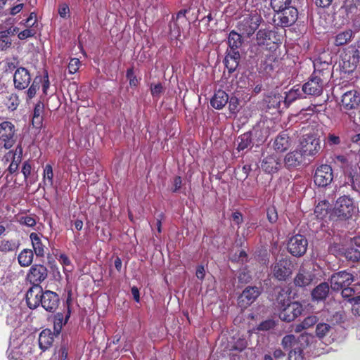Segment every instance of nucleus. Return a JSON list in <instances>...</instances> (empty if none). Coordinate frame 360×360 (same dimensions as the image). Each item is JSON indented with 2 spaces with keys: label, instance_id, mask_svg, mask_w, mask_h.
Here are the masks:
<instances>
[{
  "label": "nucleus",
  "instance_id": "f257e3e1",
  "mask_svg": "<svg viewBox=\"0 0 360 360\" xmlns=\"http://www.w3.org/2000/svg\"><path fill=\"white\" fill-rule=\"evenodd\" d=\"M357 210L353 200L347 195L337 199L330 217H336L339 220H347L352 217Z\"/></svg>",
  "mask_w": 360,
  "mask_h": 360
},
{
  "label": "nucleus",
  "instance_id": "f03ea898",
  "mask_svg": "<svg viewBox=\"0 0 360 360\" xmlns=\"http://www.w3.org/2000/svg\"><path fill=\"white\" fill-rule=\"evenodd\" d=\"M357 275L347 271H340L330 276V282L333 290H340L342 288L349 286L352 282L357 281Z\"/></svg>",
  "mask_w": 360,
  "mask_h": 360
},
{
  "label": "nucleus",
  "instance_id": "7ed1b4c3",
  "mask_svg": "<svg viewBox=\"0 0 360 360\" xmlns=\"http://www.w3.org/2000/svg\"><path fill=\"white\" fill-rule=\"evenodd\" d=\"M261 18L257 14L247 15L238 22V30L242 34L251 36L258 28Z\"/></svg>",
  "mask_w": 360,
  "mask_h": 360
},
{
  "label": "nucleus",
  "instance_id": "20e7f679",
  "mask_svg": "<svg viewBox=\"0 0 360 360\" xmlns=\"http://www.w3.org/2000/svg\"><path fill=\"white\" fill-rule=\"evenodd\" d=\"M302 311V306L297 302H284L281 307L279 317L284 321L290 322L299 316Z\"/></svg>",
  "mask_w": 360,
  "mask_h": 360
},
{
  "label": "nucleus",
  "instance_id": "39448f33",
  "mask_svg": "<svg viewBox=\"0 0 360 360\" xmlns=\"http://www.w3.org/2000/svg\"><path fill=\"white\" fill-rule=\"evenodd\" d=\"M307 245V239L303 236L297 234L290 238L288 249L292 255L300 257L306 252Z\"/></svg>",
  "mask_w": 360,
  "mask_h": 360
},
{
  "label": "nucleus",
  "instance_id": "423d86ee",
  "mask_svg": "<svg viewBox=\"0 0 360 360\" xmlns=\"http://www.w3.org/2000/svg\"><path fill=\"white\" fill-rule=\"evenodd\" d=\"M333 179V170L330 166L322 165L319 167L315 172L314 181L316 185L324 187L331 183Z\"/></svg>",
  "mask_w": 360,
  "mask_h": 360
},
{
  "label": "nucleus",
  "instance_id": "0eeeda50",
  "mask_svg": "<svg viewBox=\"0 0 360 360\" xmlns=\"http://www.w3.org/2000/svg\"><path fill=\"white\" fill-rule=\"evenodd\" d=\"M274 276L279 281L286 280L292 274V264L290 260L282 259L272 267Z\"/></svg>",
  "mask_w": 360,
  "mask_h": 360
},
{
  "label": "nucleus",
  "instance_id": "6e6552de",
  "mask_svg": "<svg viewBox=\"0 0 360 360\" xmlns=\"http://www.w3.org/2000/svg\"><path fill=\"white\" fill-rule=\"evenodd\" d=\"M47 276L48 271L46 266L41 264H34L30 267L26 278L30 283L35 285H40L47 278Z\"/></svg>",
  "mask_w": 360,
  "mask_h": 360
},
{
  "label": "nucleus",
  "instance_id": "1a4fd4ad",
  "mask_svg": "<svg viewBox=\"0 0 360 360\" xmlns=\"http://www.w3.org/2000/svg\"><path fill=\"white\" fill-rule=\"evenodd\" d=\"M301 151L304 155H313L320 150L319 140L313 135L304 136L301 141Z\"/></svg>",
  "mask_w": 360,
  "mask_h": 360
},
{
  "label": "nucleus",
  "instance_id": "9d476101",
  "mask_svg": "<svg viewBox=\"0 0 360 360\" xmlns=\"http://www.w3.org/2000/svg\"><path fill=\"white\" fill-rule=\"evenodd\" d=\"M14 125L8 121L0 124V139L4 142V147L7 149L11 148L15 142Z\"/></svg>",
  "mask_w": 360,
  "mask_h": 360
},
{
  "label": "nucleus",
  "instance_id": "9b49d317",
  "mask_svg": "<svg viewBox=\"0 0 360 360\" xmlns=\"http://www.w3.org/2000/svg\"><path fill=\"white\" fill-rule=\"evenodd\" d=\"M44 297V292L40 285H32L26 294V301L27 306L30 309L37 308L41 304Z\"/></svg>",
  "mask_w": 360,
  "mask_h": 360
},
{
  "label": "nucleus",
  "instance_id": "f8f14e48",
  "mask_svg": "<svg viewBox=\"0 0 360 360\" xmlns=\"http://www.w3.org/2000/svg\"><path fill=\"white\" fill-rule=\"evenodd\" d=\"M323 91V79L319 75H313L302 86V92L311 96H319Z\"/></svg>",
  "mask_w": 360,
  "mask_h": 360
},
{
  "label": "nucleus",
  "instance_id": "ddd939ff",
  "mask_svg": "<svg viewBox=\"0 0 360 360\" xmlns=\"http://www.w3.org/2000/svg\"><path fill=\"white\" fill-rule=\"evenodd\" d=\"M14 86L20 90L25 89L31 82L29 71L25 68H18L13 75Z\"/></svg>",
  "mask_w": 360,
  "mask_h": 360
},
{
  "label": "nucleus",
  "instance_id": "4468645a",
  "mask_svg": "<svg viewBox=\"0 0 360 360\" xmlns=\"http://www.w3.org/2000/svg\"><path fill=\"white\" fill-rule=\"evenodd\" d=\"M276 12L278 14V18L281 25L283 27H288L293 25L297 19L298 12L296 8L293 6Z\"/></svg>",
  "mask_w": 360,
  "mask_h": 360
},
{
  "label": "nucleus",
  "instance_id": "2eb2a0df",
  "mask_svg": "<svg viewBox=\"0 0 360 360\" xmlns=\"http://www.w3.org/2000/svg\"><path fill=\"white\" fill-rule=\"evenodd\" d=\"M304 160V155L302 151L300 150H295L285 155L283 162L287 169H291L300 166Z\"/></svg>",
  "mask_w": 360,
  "mask_h": 360
},
{
  "label": "nucleus",
  "instance_id": "dca6fc26",
  "mask_svg": "<svg viewBox=\"0 0 360 360\" xmlns=\"http://www.w3.org/2000/svg\"><path fill=\"white\" fill-rule=\"evenodd\" d=\"M58 295L51 290H46L44 292V297L41 302V306L45 310L49 312H53L58 307Z\"/></svg>",
  "mask_w": 360,
  "mask_h": 360
},
{
  "label": "nucleus",
  "instance_id": "f3484780",
  "mask_svg": "<svg viewBox=\"0 0 360 360\" xmlns=\"http://www.w3.org/2000/svg\"><path fill=\"white\" fill-rule=\"evenodd\" d=\"M261 167L265 172L272 174L279 169L281 167V163L279 158L276 155L273 154L263 159Z\"/></svg>",
  "mask_w": 360,
  "mask_h": 360
},
{
  "label": "nucleus",
  "instance_id": "a211bd4d",
  "mask_svg": "<svg viewBox=\"0 0 360 360\" xmlns=\"http://www.w3.org/2000/svg\"><path fill=\"white\" fill-rule=\"evenodd\" d=\"M260 295V290L257 287L246 288L239 297V302L244 307L251 304Z\"/></svg>",
  "mask_w": 360,
  "mask_h": 360
},
{
  "label": "nucleus",
  "instance_id": "6ab92c4d",
  "mask_svg": "<svg viewBox=\"0 0 360 360\" xmlns=\"http://www.w3.org/2000/svg\"><path fill=\"white\" fill-rule=\"evenodd\" d=\"M360 103V97L356 91H349L342 96L341 106L345 110L355 108Z\"/></svg>",
  "mask_w": 360,
  "mask_h": 360
},
{
  "label": "nucleus",
  "instance_id": "aec40b11",
  "mask_svg": "<svg viewBox=\"0 0 360 360\" xmlns=\"http://www.w3.org/2000/svg\"><path fill=\"white\" fill-rule=\"evenodd\" d=\"M314 278V275L310 270L301 268L294 279V283L296 286L305 287L312 282Z\"/></svg>",
  "mask_w": 360,
  "mask_h": 360
},
{
  "label": "nucleus",
  "instance_id": "412c9836",
  "mask_svg": "<svg viewBox=\"0 0 360 360\" xmlns=\"http://www.w3.org/2000/svg\"><path fill=\"white\" fill-rule=\"evenodd\" d=\"M346 176L348 177L347 183H351L354 188L360 183V168L356 164H350L344 169Z\"/></svg>",
  "mask_w": 360,
  "mask_h": 360
},
{
  "label": "nucleus",
  "instance_id": "4be33fe9",
  "mask_svg": "<svg viewBox=\"0 0 360 360\" xmlns=\"http://www.w3.org/2000/svg\"><path fill=\"white\" fill-rule=\"evenodd\" d=\"M30 238L32 242L34 253L37 257H44L46 254V243L43 242L41 236L37 233H31Z\"/></svg>",
  "mask_w": 360,
  "mask_h": 360
},
{
  "label": "nucleus",
  "instance_id": "5701e85b",
  "mask_svg": "<svg viewBox=\"0 0 360 360\" xmlns=\"http://www.w3.org/2000/svg\"><path fill=\"white\" fill-rule=\"evenodd\" d=\"M54 335L51 330H43L39 336V345L41 350L48 349L53 344Z\"/></svg>",
  "mask_w": 360,
  "mask_h": 360
},
{
  "label": "nucleus",
  "instance_id": "b1692460",
  "mask_svg": "<svg viewBox=\"0 0 360 360\" xmlns=\"http://www.w3.org/2000/svg\"><path fill=\"white\" fill-rule=\"evenodd\" d=\"M228 101V94L222 90H219L214 94V96L211 99L210 103L213 108L219 110L225 106Z\"/></svg>",
  "mask_w": 360,
  "mask_h": 360
},
{
  "label": "nucleus",
  "instance_id": "393cba45",
  "mask_svg": "<svg viewBox=\"0 0 360 360\" xmlns=\"http://www.w3.org/2000/svg\"><path fill=\"white\" fill-rule=\"evenodd\" d=\"M285 96L283 97V105L284 108H287L290 103L295 101L297 98H302V90L298 85L293 86L290 91L285 93Z\"/></svg>",
  "mask_w": 360,
  "mask_h": 360
},
{
  "label": "nucleus",
  "instance_id": "a878e982",
  "mask_svg": "<svg viewBox=\"0 0 360 360\" xmlns=\"http://www.w3.org/2000/svg\"><path fill=\"white\" fill-rule=\"evenodd\" d=\"M329 293V285L327 283H321L311 292L313 300L320 301L325 300Z\"/></svg>",
  "mask_w": 360,
  "mask_h": 360
},
{
  "label": "nucleus",
  "instance_id": "bb28decb",
  "mask_svg": "<svg viewBox=\"0 0 360 360\" xmlns=\"http://www.w3.org/2000/svg\"><path fill=\"white\" fill-rule=\"evenodd\" d=\"M329 210V202L326 200H321L315 207L314 215L319 219H325L328 216Z\"/></svg>",
  "mask_w": 360,
  "mask_h": 360
},
{
  "label": "nucleus",
  "instance_id": "cd10ccee",
  "mask_svg": "<svg viewBox=\"0 0 360 360\" xmlns=\"http://www.w3.org/2000/svg\"><path fill=\"white\" fill-rule=\"evenodd\" d=\"M274 148L277 151L283 152L290 147L289 137L285 133L279 134L275 139Z\"/></svg>",
  "mask_w": 360,
  "mask_h": 360
},
{
  "label": "nucleus",
  "instance_id": "c85d7f7f",
  "mask_svg": "<svg viewBox=\"0 0 360 360\" xmlns=\"http://www.w3.org/2000/svg\"><path fill=\"white\" fill-rule=\"evenodd\" d=\"M34 254L30 249L22 250L18 257L19 264L22 267L29 266L33 261Z\"/></svg>",
  "mask_w": 360,
  "mask_h": 360
},
{
  "label": "nucleus",
  "instance_id": "c756f323",
  "mask_svg": "<svg viewBox=\"0 0 360 360\" xmlns=\"http://www.w3.org/2000/svg\"><path fill=\"white\" fill-rule=\"evenodd\" d=\"M266 101L269 108L279 109L282 103H283V96L278 93H271L267 96Z\"/></svg>",
  "mask_w": 360,
  "mask_h": 360
},
{
  "label": "nucleus",
  "instance_id": "7c9ffc66",
  "mask_svg": "<svg viewBox=\"0 0 360 360\" xmlns=\"http://www.w3.org/2000/svg\"><path fill=\"white\" fill-rule=\"evenodd\" d=\"M353 34L352 30H347L338 33L335 37V44L342 46L348 44L353 37Z\"/></svg>",
  "mask_w": 360,
  "mask_h": 360
},
{
  "label": "nucleus",
  "instance_id": "2f4dec72",
  "mask_svg": "<svg viewBox=\"0 0 360 360\" xmlns=\"http://www.w3.org/2000/svg\"><path fill=\"white\" fill-rule=\"evenodd\" d=\"M228 44L229 49H238L243 44L241 35L235 31H231L228 37Z\"/></svg>",
  "mask_w": 360,
  "mask_h": 360
},
{
  "label": "nucleus",
  "instance_id": "473e14b6",
  "mask_svg": "<svg viewBox=\"0 0 360 360\" xmlns=\"http://www.w3.org/2000/svg\"><path fill=\"white\" fill-rule=\"evenodd\" d=\"M43 110L44 105L41 103L39 102L35 105L32 117V124L37 128L40 127L41 125Z\"/></svg>",
  "mask_w": 360,
  "mask_h": 360
},
{
  "label": "nucleus",
  "instance_id": "72a5a7b5",
  "mask_svg": "<svg viewBox=\"0 0 360 360\" xmlns=\"http://www.w3.org/2000/svg\"><path fill=\"white\" fill-rule=\"evenodd\" d=\"M333 328L331 325L326 323H319L316 327V335L319 338L322 339L327 336Z\"/></svg>",
  "mask_w": 360,
  "mask_h": 360
},
{
  "label": "nucleus",
  "instance_id": "f704fd0d",
  "mask_svg": "<svg viewBox=\"0 0 360 360\" xmlns=\"http://www.w3.org/2000/svg\"><path fill=\"white\" fill-rule=\"evenodd\" d=\"M271 31L261 29L257 33L256 41L259 46L267 45V41L271 39Z\"/></svg>",
  "mask_w": 360,
  "mask_h": 360
},
{
  "label": "nucleus",
  "instance_id": "c9c22d12",
  "mask_svg": "<svg viewBox=\"0 0 360 360\" xmlns=\"http://www.w3.org/2000/svg\"><path fill=\"white\" fill-rule=\"evenodd\" d=\"M251 142L250 135L248 133L243 134L238 139L237 149L238 150H243L250 146Z\"/></svg>",
  "mask_w": 360,
  "mask_h": 360
},
{
  "label": "nucleus",
  "instance_id": "e433bc0d",
  "mask_svg": "<svg viewBox=\"0 0 360 360\" xmlns=\"http://www.w3.org/2000/svg\"><path fill=\"white\" fill-rule=\"evenodd\" d=\"M345 257L349 261H360V250L354 248H349L345 252Z\"/></svg>",
  "mask_w": 360,
  "mask_h": 360
},
{
  "label": "nucleus",
  "instance_id": "4c0bfd02",
  "mask_svg": "<svg viewBox=\"0 0 360 360\" xmlns=\"http://www.w3.org/2000/svg\"><path fill=\"white\" fill-rule=\"evenodd\" d=\"M5 104L10 110H15L19 105L18 96L14 94L8 96L5 100Z\"/></svg>",
  "mask_w": 360,
  "mask_h": 360
},
{
  "label": "nucleus",
  "instance_id": "58836bf2",
  "mask_svg": "<svg viewBox=\"0 0 360 360\" xmlns=\"http://www.w3.org/2000/svg\"><path fill=\"white\" fill-rule=\"evenodd\" d=\"M291 0H271V5L275 11H282L290 7Z\"/></svg>",
  "mask_w": 360,
  "mask_h": 360
},
{
  "label": "nucleus",
  "instance_id": "ea45409f",
  "mask_svg": "<svg viewBox=\"0 0 360 360\" xmlns=\"http://www.w3.org/2000/svg\"><path fill=\"white\" fill-rule=\"evenodd\" d=\"M329 63L327 62L322 63L319 59L316 60L314 62V73L313 75H317L316 74L319 72V74L322 73L323 75L325 71L328 72L329 69Z\"/></svg>",
  "mask_w": 360,
  "mask_h": 360
},
{
  "label": "nucleus",
  "instance_id": "a19ab883",
  "mask_svg": "<svg viewBox=\"0 0 360 360\" xmlns=\"http://www.w3.org/2000/svg\"><path fill=\"white\" fill-rule=\"evenodd\" d=\"M18 248V245L11 240H2L0 243V252H8L14 251Z\"/></svg>",
  "mask_w": 360,
  "mask_h": 360
},
{
  "label": "nucleus",
  "instance_id": "79ce46f5",
  "mask_svg": "<svg viewBox=\"0 0 360 360\" xmlns=\"http://www.w3.org/2000/svg\"><path fill=\"white\" fill-rule=\"evenodd\" d=\"M53 169L50 165H46L44 169V181L46 185H53Z\"/></svg>",
  "mask_w": 360,
  "mask_h": 360
},
{
  "label": "nucleus",
  "instance_id": "37998d69",
  "mask_svg": "<svg viewBox=\"0 0 360 360\" xmlns=\"http://www.w3.org/2000/svg\"><path fill=\"white\" fill-rule=\"evenodd\" d=\"M68 316H66V319L63 323V314L61 313H58L54 316V330L58 334L62 328L63 324H65L68 319Z\"/></svg>",
  "mask_w": 360,
  "mask_h": 360
},
{
  "label": "nucleus",
  "instance_id": "c03bdc74",
  "mask_svg": "<svg viewBox=\"0 0 360 360\" xmlns=\"http://www.w3.org/2000/svg\"><path fill=\"white\" fill-rule=\"evenodd\" d=\"M11 45V40L6 32H0V50H5Z\"/></svg>",
  "mask_w": 360,
  "mask_h": 360
},
{
  "label": "nucleus",
  "instance_id": "a18cd8bd",
  "mask_svg": "<svg viewBox=\"0 0 360 360\" xmlns=\"http://www.w3.org/2000/svg\"><path fill=\"white\" fill-rule=\"evenodd\" d=\"M37 30L36 27L26 28L25 30L18 33V38L21 40L34 37L37 34Z\"/></svg>",
  "mask_w": 360,
  "mask_h": 360
},
{
  "label": "nucleus",
  "instance_id": "49530a36",
  "mask_svg": "<svg viewBox=\"0 0 360 360\" xmlns=\"http://www.w3.org/2000/svg\"><path fill=\"white\" fill-rule=\"evenodd\" d=\"M349 302L352 304V313L360 316V295L349 299Z\"/></svg>",
  "mask_w": 360,
  "mask_h": 360
},
{
  "label": "nucleus",
  "instance_id": "de8ad7c7",
  "mask_svg": "<svg viewBox=\"0 0 360 360\" xmlns=\"http://www.w3.org/2000/svg\"><path fill=\"white\" fill-rule=\"evenodd\" d=\"M295 337L293 335H287L283 337L281 345L284 349H288L295 343Z\"/></svg>",
  "mask_w": 360,
  "mask_h": 360
},
{
  "label": "nucleus",
  "instance_id": "09e8293b",
  "mask_svg": "<svg viewBox=\"0 0 360 360\" xmlns=\"http://www.w3.org/2000/svg\"><path fill=\"white\" fill-rule=\"evenodd\" d=\"M59 262L63 266L64 271L70 272L72 270L70 260L67 255L62 254L60 255Z\"/></svg>",
  "mask_w": 360,
  "mask_h": 360
},
{
  "label": "nucleus",
  "instance_id": "8fccbe9b",
  "mask_svg": "<svg viewBox=\"0 0 360 360\" xmlns=\"http://www.w3.org/2000/svg\"><path fill=\"white\" fill-rule=\"evenodd\" d=\"M151 94L153 98H158L164 92V87L161 83H158L150 86Z\"/></svg>",
  "mask_w": 360,
  "mask_h": 360
},
{
  "label": "nucleus",
  "instance_id": "3c124183",
  "mask_svg": "<svg viewBox=\"0 0 360 360\" xmlns=\"http://www.w3.org/2000/svg\"><path fill=\"white\" fill-rule=\"evenodd\" d=\"M288 360H304L302 350L300 348H295L293 350L290 351Z\"/></svg>",
  "mask_w": 360,
  "mask_h": 360
},
{
  "label": "nucleus",
  "instance_id": "603ef678",
  "mask_svg": "<svg viewBox=\"0 0 360 360\" xmlns=\"http://www.w3.org/2000/svg\"><path fill=\"white\" fill-rule=\"evenodd\" d=\"M39 83H37L36 79H34L32 85L26 91L27 100L32 99L36 95L37 91L39 89Z\"/></svg>",
  "mask_w": 360,
  "mask_h": 360
},
{
  "label": "nucleus",
  "instance_id": "864d4df0",
  "mask_svg": "<svg viewBox=\"0 0 360 360\" xmlns=\"http://www.w3.org/2000/svg\"><path fill=\"white\" fill-rule=\"evenodd\" d=\"M224 63L226 67L227 68L229 72H233L236 70L237 67L238 66L239 62L237 60L231 59L229 58L225 57Z\"/></svg>",
  "mask_w": 360,
  "mask_h": 360
},
{
  "label": "nucleus",
  "instance_id": "5fc2aeb1",
  "mask_svg": "<svg viewBox=\"0 0 360 360\" xmlns=\"http://www.w3.org/2000/svg\"><path fill=\"white\" fill-rule=\"evenodd\" d=\"M334 162L344 169L348 167L351 163L349 162L347 158L345 155H338L335 158Z\"/></svg>",
  "mask_w": 360,
  "mask_h": 360
},
{
  "label": "nucleus",
  "instance_id": "6e6d98bb",
  "mask_svg": "<svg viewBox=\"0 0 360 360\" xmlns=\"http://www.w3.org/2000/svg\"><path fill=\"white\" fill-rule=\"evenodd\" d=\"M25 26L27 28L36 27L37 26V15L34 13H31L30 16L25 22Z\"/></svg>",
  "mask_w": 360,
  "mask_h": 360
},
{
  "label": "nucleus",
  "instance_id": "4d7b16f0",
  "mask_svg": "<svg viewBox=\"0 0 360 360\" xmlns=\"http://www.w3.org/2000/svg\"><path fill=\"white\" fill-rule=\"evenodd\" d=\"M80 61L77 58H72L68 64V72L70 74H75L79 68Z\"/></svg>",
  "mask_w": 360,
  "mask_h": 360
},
{
  "label": "nucleus",
  "instance_id": "13d9d810",
  "mask_svg": "<svg viewBox=\"0 0 360 360\" xmlns=\"http://www.w3.org/2000/svg\"><path fill=\"white\" fill-rule=\"evenodd\" d=\"M19 222L28 227H32L36 224V220L30 216H23L20 217Z\"/></svg>",
  "mask_w": 360,
  "mask_h": 360
},
{
  "label": "nucleus",
  "instance_id": "bf43d9fd",
  "mask_svg": "<svg viewBox=\"0 0 360 360\" xmlns=\"http://www.w3.org/2000/svg\"><path fill=\"white\" fill-rule=\"evenodd\" d=\"M127 77L129 80L131 86H136L139 84V80L134 74L133 69H129L127 71Z\"/></svg>",
  "mask_w": 360,
  "mask_h": 360
},
{
  "label": "nucleus",
  "instance_id": "052dcab7",
  "mask_svg": "<svg viewBox=\"0 0 360 360\" xmlns=\"http://www.w3.org/2000/svg\"><path fill=\"white\" fill-rule=\"evenodd\" d=\"M226 57L240 62V54L238 49H229Z\"/></svg>",
  "mask_w": 360,
  "mask_h": 360
},
{
  "label": "nucleus",
  "instance_id": "680f3d73",
  "mask_svg": "<svg viewBox=\"0 0 360 360\" xmlns=\"http://www.w3.org/2000/svg\"><path fill=\"white\" fill-rule=\"evenodd\" d=\"M318 318L316 316H309L305 318L302 323L304 324V327L307 329L316 324Z\"/></svg>",
  "mask_w": 360,
  "mask_h": 360
},
{
  "label": "nucleus",
  "instance_id": "e2e57ef3",
  "mask_svg": "<svg viewBox=\"0 0 360 360\" xmlns=\"http://www.w3.org/2000/svg\"><path fill=\"white\" fill-rule=\"evenodd\" d=\"M267 218L271 223H274L278 219V214L275 207H269L267 210Z\"/></svg>",
  "mask_w": 360,
  "mask_h": 360
},
{
  "label": "nucleus",
  "instance_id": "0e129e2a",
  "mask_svg": "<svg viewBox=\"0 0 360 360\" xmlns=\"http://www.w3.org/2000/svg\"><path fill=\"white\" fill-rule=\"evenodd\" d=\"M340 290H342V296L344 298L351 299L350 297L354 295V290L353 288L349 286H346L342 288Z\"/></svg>",
  "mask_w": 360,
  "mask_h": 360
},
{
  "label": "nucleus",
  "instance_id": "69168bd1",
  "mask_svg": "<svg viewBox=\"0 0 360 360\" xmlns=\"http://www.w3.org/2000/svg\"><path fill=\"white\" fill-rule=\"evenodd\" d=\"M328 143L329 145H338L340 143V139L338 136L330 134L328 136Z\"/></svg>",
  "mask_w": 360,
  "mask_h": 360
},
{
  "label": "nucleus",
  "instance_id": "338daca9",
  "mask_svg": "<svg viewBox=\"0 0 360 360\" xmlns=\"http://www.w3.org/2000/svg\"><path fill=\"white\" fill-rule=\"evenodd\" d=\"M31 165L28 162H25L22 168V172L24 175L25 179H27L31 173Z\"/></svg>",
  "mask_w": 360,
  "mask_h": 360
},
{
  "label": "nucleus",
  "instance_id": "774afa93",
  "mask_svg": "<svg viewBox=\"0 0 360 360\" xmlns=\"http://www.w3.org/2000/svg\"><path fill=\"white\" fill-rule=\"evenodd\" d=\"M70 11L69 7L66 4H62L59 6L58 13L62 18H65Z\"/></svg>",
  "mask_w": 360,
  "mask_h": 360
}]
</instances>
